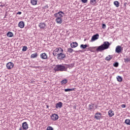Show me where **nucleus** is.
<instances>
[{"mask_svg": "<svg viewBox=\"0 0 130 130\" xmlns=\"http://www.w3.org/2000/svg\"><path fill=\"white\" fill-rule=\"evenodd\" d=\"M111 44L108 41H106L103 43L102 45L99 46L96 49V51L100 52H102L104 50H105L106 49H108L109 48V46H110Z\"/></svg>", "mask_w": 130, "mask_h": 130, "instance_id": "obj_1", "label": "nucleus"}, {"mask_svg": "<svg viewBox=\"0 0 130 130\" xmlns=\"http://www.w3.org/2000/svg\"><path fill=\"white\" fill-rule=\"evenodd\" d=\"M54 70L55 72H64L67 71V68H66V66L61 64H57L55 66Z\"/></svg>", "mask_w": 130, "mask_h": 130, "instance_id": "obj_2", "label": "nucleus"}, {"mask_svg": "<svg viewBox=\"0 0 130 130\" xmlns=\"http://www.w3.org/2000/svg\"><path fill=\"white\" fill-rule=\"evenodd\" d=\"M62 15H63V12H62V11H59L58 13H55L54 15V16L56 18H59L61 19V18H62V17H63V16Z\"/></svg>", "mask_w": 130, "mask_h": 130, "instance_id": "obj_3", "label": "nucleus"}, {"mask_svg": "<svg viewBox=\"0 0 130 130\" xmlns=\"http://www.w3.org/2000/svg\"><path fill=\"white\" fill-rule=\"evenodd\" d=\"M65 57H66V55L64 53H62L61 52H59L57 54V58L58 59H60V60L63 59V58H64Z\"/></svg>", "mask_w": 130, "mask_h": 130, "instance_id": "obj_4", "label": "nucleus"}, {"mask_svg": "<svg viewBox=\"0 0 130 130\" xmlns=\"http://www.w3.org/2000/svg\"><path fill=\"white\" fill-rule=\"evenodd\" d=\"M6 67L8 70H11L14 68V63L9 62L7 63Z\"/></svg>", "mask_w": 130, "mask_h": 130, "instance_id": "obj_5", "label": "nucleus"}, {"mask_svg": "<svg viewBox=\"0 0 130 130\" xmlns=\"http://www.w3.org/2000/svg\"><path fill=\"white\" fill-rule=\"evenodd\" d=\"M51 117L52 120H54V121L57 120V119H58V115L56 114H53L51 116Z\"/></svg>", "mask_w": 130, "mask_h": 130, "instance_id": "obj_6", "label": "nucleus"}, {"mask_svg": "<svg viewBox=\"0 0 130 130\" xmlns=\"http://www.w3.org/2000/svg\"><path fill=\"white\" fill-rule=\"evenodd\" d=\"M99 38V34H96V35H94L91 39V41H95V40H97Z\"/></svg>", "mask_w": 130, "mask_h": 130, "instance_id": "obj_7", "label": "nucleus"}, {"mask_svg": "<svg viewBox=\"0 0 130 130\" xmlns=\"http://www.w3.org/2000/svg\"><path fill=\"white\" fill-rule=\"evenodd\" d=\"M122 50V48H121V47H120V46H117L116 47L115 51L117 53H120V52H121Z\"/></svg>", "mask_w": 130, "mask_h": 130, "instance_id": "obj_8", "label": "nucleus"}, {"mask_svg": "<svg viewBox=\"0 0 130 130\" xmlns=\"http://www.w3.org/2000/svg\"><path fill=\"white\" fill-rule=\"evenodd\" d=\"M22 126L23 129H28L29 125H28V123H27V122H24L22 123Z\"/></svg>", "mask_w": 130, "mask_h": 130, "instance_id": "obj_9", "label": "nucleus"}, {"mask_svg": "<svg viewBox=\"0 0 130 130\" xmlns=\"http://www.w3.org/2000/svg\"><path fill=\"white\" fill-rule=\"evenodd\" d=\"M40 57L42 59H47V55L45 53H43L40 54Z\"/></svg>", "mask_w": 130, "mask_h": 130, "instance_id": "obj_10", "label": "nucleus"}, {"mask_svg": "<svg viewBox=\"0 0 130 130\" xmlns=\"http://www.w3.org/2000/svg\"><path fill=\"white\" fill-rule=\"evenodd\" d=\"M78 44L77 42H72L71 43V48H76V47H77Z\"/></svg>", "mask_w": 130, "mask_h": 130, "instance_id": "obj_11", "label": "nucleus"}, {"mask_svg": "<svg viewBox=\"0 0 130 130\" xmlns=\"http://www.w3.org/2000/svg\"><path fill=\"white\" fill-rule=\"evenodd\" d=\"M39 27H40L41 29H44V28L46 27V24H45L44 22H41L39 24Z\"/></svg>", "mask_w": 130, "mask_h": 130, "instance_id": "obj_12", "label": "nucleus"}, {"mask_svg": "<svg viewBox=\"0 0 130 130\" xmlns=\"http://www.w3.org/2000/svg\"><path fill=\"white\" fill-rule=\"evenodd\" d=\"M108 115H109V117H112V116H113V115H114V112L113 111H112V110H110L108 111Z\"/></svg>", "mask_w": 130, "mask_h": 130, "instance_id": "obj_13", "label": "nucleus"}, {"mask_svg": "<svg viewBox=\"0 0 130 130\" xmlns=\"http://www.w3.org/2000/svg\"><path fill=\"white\" fill-rule=\"evenodd\" d=\"M18 27L20 28H24V27H25V23H24L23 21H20L18 23Z\"/></svg>", "mask_w": 130, "mask_h": 130, "instance_id": "obj_14", "label": "nucleus"}, {"mask_svg": "<svg viewBox=\"0 0 130 130\" xmlns=\"http://www.w3.org/2000/svg\"><path fill=\"white\" fill-rule=\"evenodd\" d=\"M96 119H100L101 118V113H96L94 116Z\"/></svg>", "mask_w": 130, "mask_h": 130, "instance_id": "obj_15", "label": "nucleus"}, {"mask_svg": "<svg viewBox=\"0 0 130 130\" xmlns=\"http://www.w3.org/2000/svg\"><path fill=\"white\" fill-rule=\"evenodd\" d=\"M55 21L57 24H61L62 23V19L61 18H57Z\"/></svg>", "mask_w": 130, "mask_h": 130, "instance_id": "obj_16", "label": "nucleus"}, {"mask_svg": "<svg viewBox=\"0 0 130 130\" xmlns=\"http://www.w3.org/2000/svg\"><path fill=\"white\" fill-rule=\"evenodd\" d=\"M62 107V103L59 102L56 104V108H61Z\"/></svg>", "mask_w": 130, "mask_h": 130, "instance_id": "obj_17", "label": "nucleus"}, {"mask_svg": "<svg viewBox=\"0 0 130 130\" xmlns=\"http://www.w3.org/2000/svg\"><path fill=\"white\" fill-rule=\"evenodd\" d=\"M37 0H31L30 1V3L31 4V5H32V6H36V5H37Z\"/></svg>", "mask_w": 130, "mask_h": 130, "instance_id": "obj_18", "label": "nucleus"}, {"mask_svg": "<svg viewBox=\"0 0 130 130\" xmlns=\"http://www.w3.org/2000/svg\"><path fill=\"white\" fill-rule=\"evenodd\" d=\"M95 105L94 104H89L88 105V109L89 110H93V109H94V106Z\"/></svg>", "mask_w": 130, "mask_h": 130, "instance_id": "obj_19", "label": "nucleus"}, {"mask_svg": "<svg viewBox=\"0 0 130 130\" xmlns=\"http://www.w3.org/2000/svg\"><path fill=\"white\" fill-rule=\"evenodd\" d=\"M7 37H13V36H14V34L11 31H9L7 34Z\"/></svg>", "mask_w": 130, "mask_h": 130, "instance_id": "obj_20", "label": "nucleus"}, {"mask_svg": "<svg viewBox=\"0 0 130 130\" xmlns=\"http://www.w3.org/2000/svg\"><path fill=\"white\" fill-rule=\"evenodd\" d=\"M38 56V54L37 53H35L34 54H32L30 56L31 58H36L37 56Z\"/></svg>", "mask_w": 130, "mask_h": 130, "instance_id": "obj_21", "label": "nucleus"}, {"mask_svg": "<svg viewBox=\"0 0 130 130\" xmlns=\"http://www.w3.org/2000/svg\"><path fill=\"white\" fill-rule=\"evenodd\" d=\"M55 51H57V52H63V50L61 48H58L55 49Z\"/></svg>", "mask_w": 130, "mask_h": 130, "instance_id": "obj_22", "label": "nucleus"}, {"mask_svg": "<svg viewBox=\"0 0 130 130\" xmlns=\"http://www.w3.org/2000/svg\"><path fill=\"white\" fill-rule=\"evenodd\" d=\"M111 59H112V56L109 55L107 57L105 58V60L109 61Z\"/></svg>", "mask_w": 130, "mask_h": 130, "instance_id": "obj_23", "label": "nucleus"}, {"mask_svg": "<svg viewBox=\"0 0 130 130\" xmlns=\"http://www.w3.org/2000/svg\"><path fill=\"white\" fill-rule=\"evenodd\" d=\"M87 47H88V45L82 44L80 45V48L82 49H85V48H87Z\"/></svg>", "mask_w": 130, "mask_h": 130, "instance_id": "obj_24", "label": "nucleus"}, {"mask_svg": "<svg viewBox=\"0 0 130 130\" xmlns=\"http://www.w3.org/2000/svg\"><path fill=\"white\" fill-rule=\"evenodd\" d=\"M71 91H75V88H72V89L67 88L64 89L65 92H71Z\"/></svg>", "mask_w": 130, "mask_h": 130, "instance_id": "obj_25", "label": "nucleus"}, {"mask_svg": "<svg viewBox=\"0 0 130 130\" xmlns=\"http://www.w3.org/2000/svg\"><path fill=\"white\" fill-rule=\"evenodd\" d=\"M114 5L116 7V8H118L119 7V3L118 1H115L114 2Z\"/></svg>", "mask_w": 130, "mask_h": 130, "instance_id": "obj_26", "label": "nucleus"}, {"mask_svg": "<svg viewBox=\"0 0 130 130\" xmlns=\"http://www.w3.org/2000/svg\"><path fill=\"white\" fill-rule=\"evenodd\" d=\"M117 80L118 82H122V77H121V76H118L117 77Z\"/></svg>", "mask_w": 130, "mask_h": 130, "instance_id": "obj_27", "label": "nucleus"}, {"mask_svg": "<svg viewBox=\"0 0 130 130\" xmlns=\"http://www.w3.org/2000/svg\"><path fill=\"white\" fill-rule=\"evenodd\" d=\"M125 123L127 124V125H130V119H126L125 120Z\"/></svg>", "mask_w": 130, "mask_h": 130, "instance_id": "obj_28", "label": "nucleus"}, {"mask_svg": "<svg viewBox=\"0 0 130 130\" xmlns=\"http://www.w3.org/2000/svg\"><path fill=\"white\" fill-rule=\"evenodd\" d=\"M90 4L92 6L96 5V0H90Z\"/></svg>", "mask_w": 130, "mask_h": 130, "instance_id": "obj_29", "label": "nucleus"}, {"mask_svg": "<svg viewBox=\"0 0 130 130\" xmlns=\"http://www.w3.org/2000/svg\"><path fill=\"white\" fill-rule=\"evenodd\" d=\"M68 83V80L67 79H64L61 81V84L62 85H63V84H67Z\"/></svg>", "mask_w": 130, "mask_h": 130, "instance_id": "obj_30", "label": "nucleus"}, {"mask_svg": "<svg viewBox=\"0 0 130 130\" xmlns=\"http://www.w3.org/2000/svg\"><path fill=\"white\" fill-rule=\"evenodd\" d=\"M74 50L72 49V48H68V52H70V53H72Z\"/></svg>", "mask_w": 130, "mask_h": 130, "instance_id": "obj_31", "label": "nucleus"}, {"mask_svg": "<svg viewBox=\"0 0 130 130\" xmlns=\"http://www.w3.org/2000/svg\"><path fill=\"white\" fill-rule=\"evenodd\" d=\"M124 62L127 63L130 61V58H124Z\"/></svg>", "mask_w": 130, "mask_h": 130, "instance_id": "obj_32", "label": "nucleus"}, {"mask_svg": "<svg viewBox=\"0 0 130 130\" xmlns=\"http://www.w3.org/2000/svg\"><path fill=\"white\" fill-rule=\"evenodd\" d=\"M119 63L117 62H115V63H113V66L115 67V68H117L119 66Z\"/></svg>", "mask_w": 130, "mask_h": 130, "instance_id": "obj_33", "label": "nucleus"}, {"mask_svg": "<svg viewBox=\"0 0 130 130\" xmlns=\"http://www.w3.org/2000/svg\"><path fill=\"white\" fill-rule=\"evenodd\" d=\"M53 55H54V56H57V51H55V50L53 52Z\"/></svg>", "mask_w": 130, "mask_h": 130, "instance_id": "obj_34", "label": "nucleus"}, {"mask_svg": "<svg viewBox=\"0 0 130 130\" xmlns=\"http://www.w3.org/2000/svg\"><path fill=\"white\" fill-rule=\"evenodd\" d=\"M27 46H23V47L22 51H26L27 50Z\"/></svg>", "mask_w": 130, "mask_h": 130, "instance_id": "obj_35", "label": "nucleus"}, {"mask_svg": "<svg viewBox=\"0 0 130 130\" xmlns=\"http://www.w3.org/2000/svg\"><path fill=\"white\" fill-rule=\"evenodd\" d=\"M81 2H82L83 4H87V3H88V0H81Z\"/></svg>", "mask_w": 130, "mask_h": 130, "instance_id": "obj_36", "label": "nucleus"}, {"mask_svg": "<svg viewBox=\"0 0 130 130\" xmlns=\"http://www.w3.org/2000/svg\"><path fill=\"white\" fill-rule=\"evenodd\" d=\"M47 130H53V128L51 126H48Z\"/></svg>", "mask_w": 130, "mask_h": 130, "instance_id": "obj_37", "label": "nucleus"}, {"mask_svg": "<svg viewBox=\"0 0 130 130\" xmlns=\"http://www.w3.org/2000/svg\"><path fill=\"white\" fill-rule=\"evenodd\" d=\"M49 7L48 5H45L43 7V9H44L45 10H46V9H48Z\"/></svg>", "mask_w": 130, "mask_h": 130, "instance_id": "obj_38", "label": "nucleus"}, {"mask_svg": "<svg viewBox=\"0 0 130 130\" xmlns=\"http://www.w3.org/2000/svg\"><path fill=\"white\" fill-rule=\"evenodd\" d=\"M106 28V25H105V24H102V28L105 29Z\"/></svg>", "mask_w": 130, "mask_h": 130, "instance_id": "obj_39", "label": "nucleus"}, {"mask_svg": "<svg viewBox=\"0 0 130 130\" xmlns=\"http://www.w3.org/2000/svg\"><path fill=\"white\" fill-rule=\"evenodd\" d=\"M125 106L126 105L125 104H123L121 105V107H122V108H125Z\"/></svg>", "mask_w": 130, "mask_h": 130, "instance_id": "obj_40", "label": "nucleus"}, {"mask_svg": "<svg viewBox=\"0 0 130 130\" xmlns=\"http://www.w3.org/2000/svg\"><path fill=\"white\" fill-rule=\"evenodd\" d=\"M21 14H22V12L19 11L17 13V15H21Z\"/></svg>", "mask_w": 130, "mask_h": 130, "instance_id": "obj_41", "label": "nucleus"}, {"mask_svg": "<svg viewBox=\"0 0 130 130\" xmlns=\"http://www.w3.org/2000/svg\"><path fill=\"white\" fill-rule=\"evenodd\" d=\"M24 129H24L22 127L19 128V130H24Z\"/></svg>", "mask_w": 130, "mask_h": 130, "instance_id": "obj_42", "label": "nucleus"}, {"mask_svg": "<svg viewBox=\"0 0 130 130\" xmlns=\"http://www.w3.org/2000/svg\"><path fill=\"white\" fill-rule=\"evenodd\" d=\"M126 5H127V3H125L124 4V6L125 7L126 6Z\"/></svg>", "mask_w": 130, "mask_h": 130, "instance_id": "obj_43", "label": "nucleus"}, {"mask_svg": "<svg viewBox=\"0 0 130 130\" xmlns=\"http://www.w3.org/2000/svg\"><path fill=\"white\" fill-rule=\"evenodd\" d=\"M47 108H48V105H47Z\"/></svg>", "mask_w": 130, "mask_h": 130, "instance_id": "obj_44", "label": "nucleus"}, {"mask_svg": "<svg viewBox=\"0 0 130 130\" xmlns=\"http://www.w3.org/2000/svg\"><path fill=\"white\" fill-rule=\"evenodd\" d=\"M2 7H4V5H1Z\"/></svg>", "mask_w": 130, "mask_h": 130, "instance_id": "obj_45", "label": "nucleus"}, {"mask_svg": "<svg viewBox=\"0 0 130 130\" xmlns=\"http://www.w3.org/2000/svg\"><path fill=\"white\" fill-rule=\"evenodd\" d=\"M70 67H71V65H69V68H70Z\"/></svg>", "mask_w": 130, "mask_h": 130, "instance_id": "obj_46", "label": "nucleus"}, {"mask_svg": "<svg viewBox=\"0 0 130 130\" xmlns=\"http://www.w3.org/2000/svg\"><path fill=\"white\" fill-rule=\"evenodd\" d=\"M2 3L0 2V4H1Z\"/></svg>", "mask_w": 130, "mask_h": 130, "instance_id": "obj_47", "label": "nucleus"}]
</instances>
